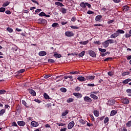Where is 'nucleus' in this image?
Segmentation results:
<instances>
[{
  "label": "nucleus",
  "mask_w": 131,
  "mask_h": 131,
  "mask_svg": "<svg viewBox=\"0 0 131 131\" xmlns=\"http://www.w3.org/2000/svg\"><path fill=\"white\" fill-rule=\"evenodd\" d=\"M88 53L90 55V56H91L93 57H96L97 56L96 53L94 51H93V50L88 51Z\"/></svg>",
  "instance_id": "nucleus-1"
},
{
  "label": "nucleus",
  "mask_w": 131,
  "mask_h": 131,
  "mask_svg": "<svg viewBox=\"0 0 131 131\" xmlns=\"http://www.w3.org/2000/svg\"><path fill=\"white\" fill-rule=\"evenodd\" d=\"M38 23L46 25L48 24V21L46 19L40 18L38 19Z\"/></svg>",
  "instance_id": "nucleus-2"
},
{
  "label": "nucleus",
  "mask_w": 131,
  "mask_h": 131,
  "mask_svg": "<svg viewBox=\"0 0 131 131\" xmlns=\"http://www.w3.org/2000/svg\"><path fill=\"white\" fill-rule=\"evenodd\" d=\"M65 35L68 37H72L74 36V34L73 32L67 31L65 33Z\"/></svg>",
  "instance_id": "nucleus-3"
},
{
  "label": "nucleus",
  "mask_w": 131,
  "mask_h": 131,
  "mask_svg": "<svg viewBox=\"0 0 131 131\" xmlns=\"http://www.w3.org/2000/svg\"><path fill=\"white\" fill-rule=\"evenodd\" d=\"M75 125V122L72 121L70 122L68 125V128L69 129H72Z\"/></svg>",
  "instance_id": "nucleus-4"
},
{
  "label": "nucleus",
  "mask_w": 131,
  "mask_h": 131,
  "mask_svg": "<svg viewBox=\"0 0 131 131\" xmlns=\"http://www.w3.org/2000/svg\"><path fill=\"white\" fill-rule=\"evenodd\" d=\"M29 93L31 94L33 96H36V92L31 89H30L28 90Z\"/></svg>",
  "instance_id": "nucleus-5"
},
{
  "label": "nucleus",
  "mask_w": 131,
  "mask_h": 131,
  "mask_svg": "<svg viewBox=\"0 0 131 131\" xmlns=\"http://www.w3.org/2000/svg\"><path fill=\"white\" fill-rule=\"evenodd\" d=\"M84 100L86 102H92V99L88 96H85V97H84Z\"/></svg>",
  "instance_id": "nucleus-6"
},
{
  "label": "nucleus",
  "mask_w": 131,
  "mask_h": 131,
  "mask_svg": "<svg viewBox=\"0 0 131 131\" xmlns=\"http://www.w3.org/2000/svg\"><path fill=\"white\" fill-rule=\"evenodd\" d=\"M77 80L80 81V82H83V81H86V78L84 77H83V76H79L77 78Z\"/></svg>",
  "instance_id": "nucleus-7"
},
{
  "label": "nucleus",
  "mask_w": 131,
  "mask_h": 131,
  "mask_svg": "<svg viewBox=\"0 0 131 131\" xmlns=\"http://www.w3.org/2000/svg\"><path fill=\"white\" fill-rule=\"evenodd\" d=\"M73 95L76 96L78 98H81L83 96L82 94L81 93H74Z\"/></svg>",
  "instance_id": "nucleus-8"
},
{
  "label": "nucleus",
  "mask_w": 131,
  "mask_h": 131,
  "mask_svg": "<svg viewBox=\"0 0 131 131\" xmlns=\"http://www.w3.org/2000/svg\"><path fill=\"white\" fill-rule=\"evenodd\" d=\"M95 78V76H85V79L86 80H94Z\"/></svg>",
  "instance_id": "nucleus-9"
},
{
  "label": "nucleus",
  "mask_w": 131,
  "mask_h": 131,
  "mask_svg": "<svg viewBox=\"0 0 131 131\" xmlns=\"http://www.w3.org/2000/svg\"><path fill=\"white\" fill-rule=\"evenodd\" d=\"M104 48H106L109 46V42L106 40L102 43Z\"/></svg>",
  "instance_id": "nucleus-10"
},
{
  "label": "nucleus",
  "mask_w": 131,
  "mask_h": 131,
  "mask_svg": "<svg viewBox=\"0 0 131 131\" xmlns=\"http://www.w3.org/2000/svg\"><path fill=\"white\" fill-rule=\"evenodd\" d=\"M31 124L33 127H37L39 125L38 122H36V121H32Z\"/></svg>",
  "instance_id": "nucleus-11"
},
{
  "label": "nucleus",
  "mask_w": 131,
  "mask_h": 131,
  "mask_svg": "<svg viewBox=\"0 0 131 131\" xmlns=\"http://www.w3.org/2000/svg\"><path fill=\"white\" fill-rule=\"evenodd\" d=\"M119 36V35H118V33H117V31H116V33H115L111 35V38L112 39L115 38L117 37V36Z\"/></svg>",
  "instance_id": "nucleus-12"
},
{
  "label": "nucleus",
  "mask_w": 131,
  "mask_h": 131,
  "mask_svg": "<svg viewBox=\"0 0 131 131\" xmlns=\"http://www.w3.org/2000/svg\"><path fill=\"white\" fill-rule=\"evenodd\" d=\"M26 124L25 121H17V124L20 126H24Z\"/></svg>",
  "instance_id": "nucleus-13"
},
{
  "label": "nucleus",
  "mask_w": 131,
  "mask_h": 131,
  "mask_svg": "<svg viewBox=\"0 0 131 131\" xmlns=\"http://www.w3.org/2000/svg\"><path fill=\"white\" fill-rule=\"evenodd\" d=\"M38 54L40 56H44L47 55V53L45 51H42L39 52Z\"/></svg>",
  "instance_id": "nucleus-14"
},
{
  "label": "nucleus",
  "mask_w": 131,
  "mask_h": 131,
  "mask_svg": "<svg viewBox=\"0 0 131 131\" xmlns=\"http://www.w3.org/2000/svg\"><path fill=\"white\" fill-rule=\"evenodd\" d=\"M60 12L62 14H66V13H67V9H65L64 7H61V8L60 9Z\"/></svg>",
  "instance_id": "nucleus-15"
},
{
  "label": "nucleus",
  "mask_w": 131,
  "mask_h": 131,
  "mask_svg": "<svg viewBox=\"0 0 131 131\" xmlns=\"http://www.w3.org/2000/svg\"><path fill=\"white\" fill-rule=\"evenodd\" d=\"M117 114V111L115 110H113L111 111L110 114V116H114L115 115Z\"/></svg>",
  "instance_id": "nucleus-16"
},
{
  "label": "nucleus",
  "mask_w": 131,
  "mask_h": 131,
  "mask_svg": "<svg viewBox=\"0 0 131 131\" xmlns=\"http://www.w3.org/2000/svg\"><path fill=\"white\" fill-rule=\"evenodd\" d=\"M101 19H102V15H98L95 17V20L96 21H99L101 20Z\"/></svg>",
  "instance_id": "nucleus-17"
},
{
  "label": "nucleus",
  "mask_w": 131,
  "mask_h": 131,
  "mask_svg": "<svg viewBox=\"0 0 131 131\" xmlns=\"http://www.w3.org/2000/svg\"><path fill=\"white\" fill-rule=\"evenodd\" d=\"M89 40H88L87 41H80L79 42V43L80 45H86L88 43H89Z\"/></svg>",
  "instance_id": "nucleus-18"
},
{
  "label": "nucleus",
  "mask_w": 131,
  "mask_h": 131,
  "mask_svg": "<svg viewBox=\"0 0 131 131\" xmlns=\"http://www.w3.org/2000/svg\"><path fill=\"white\" fill-rule=\"evenodd\" d=\"M55 5L60 7H64L63 3H61V2H55Z\"/></svg>",
  "instance_id": "nucleus-19"
},
{
  "label": "nucleus",
  "mask_w": 131,
  "mask_h": 131,
  "mask_svg": "<svg viewBox=\"0 0 131 131\" xmlns=\"http://www.w3.org/2000/svg\"><path fill=\"white\" fill-rule=\"evenodd\" d=\"M130 81H131V79L128 78V79H125L124 81H123L122 83L123 84H127Z\"/></svg>",
  "instance_id": "nucleus-20"
},
{
  "label": "nucleus",
  "mask_w": 131,
  "mask_h": 131,
  "mask_svg": "<svg viewBox=\"0 0 131 131\" xmlns=\"http://www.w3.org/2000/svg\"><path fill=\"white\" fill-rule=\"evenodd\" d=\"M90 97L94 100H98V96H96L95 94H91Z\"/></svg>",
  "instance_id": "nucleus-21"
},
{
  "label": "nucleus",
  "mask_w": 131,
  "mask_h": 131,
  "mask_svg": "<svg viewBox=\"0 0 131 131\" xmlns=\"http://www.w3.org/2000/svg\"><path fill=\"white\" fill-rule=\"evenodd\" d=\"M108 102L109 103V104L111 105L115 104V100H114V99H112V100H109L108 101Z\"/></svg>",
  "instance_id": "nucleus-22"
},
{
  "label": "nucleus",
  "mask_w": 131,
  "mask_h": 131,
  "mask_svg": "<svg viewBox=\"0 0 131 131\" xmlns=\"http://www.w3.org/2000/svg\"><path fill=\"white\" fill-rule=\"evenodd\" d=\"M10 4V2H9V1H6V2H4V3L3 4L2 6L7 7Z\"/></svg>",
  "instance_id": "nucleus-23"
},
{
  "label": "nucleus",
  "mask_w": 131,
  "mask_h": 131,
  "mask_svg": "<svg viewBox=\"0 0 131 131\" xmlns=\"http://www.w3.org/2000/svg\"><path fill=\"white\" fill-rule=\"evenodd\" d=\"M117 32L118 33V35L119 36V34H124L125 32L123 30L119 29L117 31Z\"/></svg>",
  "instance_id": "nucleus-24"
},
{
  "label": "nucleus",
  "mask_w": 131,
  "mask_h": 131,
  "mask_svg": "<svg viewBox=\"0 0 131 131\" xmlns=\"http://www.w3.org/2000/svg\"><path fill=\"white\" fill-rule=\"evenodd\" d=\"M94 115L96 117H99V111H97V110H95L94 111Z\"/></svg>",
  "instance_id": "nucleus-25"
},
{
  "label": "nucleus",
  "mask_w": 131,
  "mask_h": 131,
  "mask_svg": "<svg viewBox=\"0 0 131 131\" xmlns=\"http://www.w3.org/2000/svg\"><path fill=\"white\" fill-rule=\"evenodd\" d=\"M43 97L45 99H51V98L50 97V96H49V95H48L47 93H44L43 94Z\"/></svg>",
  "instance_id": "nucleus-26"
},
{
  "label": "nucleus",
  "mask_w": 131,
  "mask_h": 131,
  "mask_svg": "<svg viewBox=\"0 0 131 131\" xmlns=\"http://www.w3.org/2000/svg\"><path fill=\"white\" fill-rule=\"evenodd\" d=\"M54 57L56 58H61L62 57V55L60 54L55 53L53 55Z\"/></svg>",
  "instance_id": "nucleus-27"
},
{
  "label": "nucleus",
  "mask_w": 131,
  "mask_h": 131,
  "mask_svg": "<svg viewBox=\"0 0 131 131\" xmlns=\"http://www.w3.org/2000/svg\"><path fill=\"white\" fill-rule=\"evenodd\" d=\"M69 112H70V111H68V110H66L64 112L62 113L61 116H66L67 114H69Z\"/></svg>",
  "instance_id": "nucleus-28"
},
{
  "label": "nucleus",
  "mask_w": 131,
  "mask_h": 131,
  "mask_svg": "<svg viewBox=\"0 0 131 131\" xmlns=\"http://www.w3.org/2000/svg\"><path fill=\"white\" fill-rule=\"evenodd\" d=\"M21 103L23 104H24L27 108H29V106L27 105V102L25 100H21Z\"/></svg>",
  "instance_id": "nucleus-29"
},
{
  "label": "nucleus",
  "mask_w": 131,
  "mask_h": 131,
  "mask_svg": "<svg viewBox=\"0 0 131 131\" xmlns=\"http://www.w3.org/2000/svg\"><path fill=\"white\" fill-rule=\"evenodd\" d=\"M80 7H81L83 8H86V3H84V2H81L80 4Z\"/></svg>",
  "instance_id": "nucleus-30"
},
{
  "label": "nucleus",
  "mask_w": 131,
  "mask_h": 131,
  "mask_svg": "<svg viewBox=\"0 0 131 131\" xmlns=\"http://www.w3.org/2000/svg\"><path fill=\"white\" fill-rule=\"evenodd\" d=\"M123 102L125 104H128L129 103V100H128V99H124L123 100Z\"/></svg>",
  "instance_id": "nucleus-31"
},
{
  "label": "nucleus",
  "mask_w": 131,
  "mask_h": 131,
  "mask_svg": "<svg viewBox=\"0 0 131 131\" xmlns=\"http://www.w3.org/2000/svg\"><path fill=\"white\" fill-rule=\"evenodd\" d=\"M6 112L5 109H2L0 111V116H3Z\"/></svg>",
  "instance_id": "nucleus-32"
},
{
  "label": "nucleus",
  "mask_w": 131,
  "mask_h": 131,
  "mask_svg": "<svg viewBox=\"0 0 131 131\" xmlns=\"http://www.w3.org/2000/svg\"><path fill=\"white\" fill-rule=\"evenodd\" d=\"M74 101V99L72 98H69L68 99H67V102L68 103H71Z\"/></svg>",
  "instance_id": "nucleus-33"
},
{
  "label": "nucleus",
  "mask_w": 131,
  "mask_h": 131,
  "mask_svg": "<svg viewBox=\"0 0 131 131\" xmlns=\"http://www.w3.org/2000/svg\"><path fill=\"white\" fill-rule=\"evenodd\" d=\"M108 122H109V118L108 117H106L104 120V123L107 124V123H108Z\"/></svg>",
  "instance_id": "nucleus-34"
},
{
  "label": "nucleus",
  "mask_w": 131,
  "mask_h": 131,
  "mask_svg": "<svg viewBox=\"0 0 131 131\" xmlns=\"http://www.w3.org/2000/svg\"><path fill=\"white\" fill-rule=\"evenodd\" d=\"M129 75V72H124L122 73V76H125L126 75Z\"/></svg>",
  "instance_id": "nucleus-35"
},
{
  "label": "nucleus",
  "mask_w": 131,
  "mask_h": 131,
  "mask_svg": "<svg viewBox=\"0 0 131 131\" xmlns=\"http://www.w3.org/2000/svg\"><path fill=\"white\" fill-rule=\"evenodd\" d=\"M60 91L62 92H63V93H66L67 92V89L64 88H61L60 89Z\"/></svg>",
  "instance_id": "nucleus-36"
},
{
  "label": "nucleus",
  "mask_w": 131,
  "mask_h": 131,
  "mask_svg": "<svg viewBox=\"0 0 131 131\" xmlns=\"http://www.w3.org/2000/svg\"><path fill=\"white\" fill-rule=\"evenodd\" d=\"M85 53V51H82V52H81L80 54H79L78 56L79 57H82L84 56V54Z\"/></svg>",
  "instance_id": "nucleus-37"
},
{
  "label": "nucleus",
  "mask_w": 131,
  "mask_h": 131,
  "mask_svg": "<svg viewBox=\"0 0 131 131\" xmlns=\"http://www.w3.org/2000/svg\"><path fill=\"white\" fill-rule=\"evenodd\" d=\"M129 9V7H128V6H127V5L126 6H124L123 7L124 11H128Z\"/></svg>",
  "instance_id": "nucleus-38"
},
{
  "label": "nucleus",
  "mask_w": 131,
  "mask_h": 131,
  "mask_svg": "<svg viewBox=\"0 0 131 131\" xmlns=\"http://www.w3.org/2000/svg\"><path fill=\"white\" fill-rule=\"evenodd\" d=\"M69 74L71 75L78 74H79V72L78 71H72V72H70Z\"/></svg>",
  "instance_id": "nucleus-39"
},
{
  "label": "nucleus",
  "mask_w": 131,
  "mask_h": 131,
  "mask_svg": "<svg viewBox=\"0 0 131 131\" xmlns=\"http://www.w3.org/2000/svg\"><path fill=\"white\" fill-rule=\"evenodd\" d=\"M79 122L80 123H81L82 124H85L86 123V122L85 120H83L82 119H80V120H79Z\"/></svg>",
  "instance_id": "nucleus-40"
},
{
  "label": "nucleus",
  "mask_w": 131,
  "mask_h": 131,
  "mask_svg": "<svg viewBox=\"0 0 131 131\" xmlns=\"http://www.w3.org/2000/svg\"><path fill=\"white\" fill-rule=\"evenodd\" d=\"M7 31H8L9 33H12L13 32V30L11 28H7Z\"/></svg>",
  "instance_id": "nucleus-41"
},
{
  "label": "nucleus",
  "mask_w": 131,
  "mask_h": 131,
  "mask_svg": "<svg viewBox=\"0 0 131 131\" xmlns=\"http://www.w3.org/2000/svg\"><path fill=\"white\" fill-rule=\"evenodd\" d=\"M81 88L79 86H77L76 88H75V91L76 92H79L81 90Z\"/></svg>",
  "instance_id": "nucleus-42"
},
{
  "label": "nucleus",
  "mask_w": 131,
  "mask_h": 131,
  "mask_svg": "<svg viewBox=\"0 0 131 131\" xmlns=\"http://www.w3.org/2000/svg\"><path fill=\"white\" fill-rule=\"evenodd\" d=\"M6 11V8L5 7H1L0 8V12H5Z\"/></svg>",
  "instance_id": "nucleus-43"
},
{
  "label": "nucleus",
  "mask_w": 131,
  "mask_h": 131,
  "mask_svg": "<svg viewBox=\"0 0 131 131\" xmlns=\"http://www.w3.org/2000/svg\"><path fill=\"white\" fill-rule=\"evenodd\" d=\"M112 59H113L112 57H108L105 58L104 60V61H108L112 60Z\"/></svg>",
  "instance_id": "nucleus-44"
},
{
  "label": "nucleus",
  "mask_w": 131,
  "mask_h": 131,
  "mask_svg": "<svg viewBox=\"0 0 131 131\" xmlns=\"http://www.w3.org/2000/svg\"><path fill=\"white\" fill-rule=\"evenodd\" d=\"M126 125L127 127H130L131 126V121H128L126 123Z\"/></svg>",
  "instance_id": "nucleus-45"
},
{
  "label": "nucleus",
  "mask_w": 131,
  "mask_h": 131,
  "mask_svg": "<svg viewBox=\"0 0 131 131\" xmlns=\"http://www.w3.org/2000/svg\"><path fill=\"white\" fill-rule=\"evenodd\" d=\"M99 51L101 52L102 53L106 52V49H104L99 48Z\"/></svg>",
  "instance_id": "nucleus-46"
},
{
  "label": "nucleus",
  "mask_w": 131,
  "mask_h": 131,
  "mask_svg": "<svg viewBox=\"0 0 131 131\" xmlns=\"http://www.w3.org/2000/svg\"><path fill=\"white\" fill-rule=\"evenodd\" d=\"M6 92H7L6 91L3 90H0V95L4 94Z\"/></svg>",
  "instance_id": "nucleus-47"
},
{
  "label": "nucleus",
  "mask_w": 131,
  "mask_h": 131,
  "mask_svg": "<svg viewBox=\"0 0 131 131\" xmlns=\"http://www.w3.org/2000/svg\"><path fill=\"white\" fill-rule=\"evenodd\" d=\"M48 62H49V63H55V60H53L52 59H48Z\"/></svg>",
  "instance_id": "nucleus-48"
},
{
  "label": "nucleus",
  "mask_w": 131,
  "mask_h": 131,
  "mask_svg": "<svg viewBox=\"0 0 131 131\" xmlns=\"http://www.w3.org/2000/svg\"><path fill=\"white\" fill-rule=\"evenodd\" d=\"M90 116L91 118V120L92 121H95V119L94 116L93 115H90Z\"/></svg>",
  "instance_id": "nucleus-49"
},
{
  "label": "nucleus",
  "mask_w": 131,
  "mask_h": 131,
  "mask_svg": "<svg viewBox=\"0 0 131 131\" xmlns=\"http://www.w3.org/2000/svg\"><path fill=\"white\" fill-rule=\"evenodd\" d=\"M39 16H45L46 15V13H44L43 12H41L40 13H39Z\"/></svg>",
  "instance_id": "nucleus-50"
},
{
  "label": "nucleus",
  "mask_w": 131,
  "mask_h": 131,
  "mask_svg": "<svg viewBox=\"0 0 131 131\" xmlns=\"http://www.w3.org/2000/svg\"><path fill=\"white\" fill-rule=\"evenodd\" d=\"M86 85H87V86H91V87H93V86H95V84H94V83H92V84L89 83V84H87Z\"/></svg>",
  "instance_id": "nucleus-51"
},
{
  "label": "nucleus",
  "mask_w": 131,
  "mask_h": 131,
  "mask_svg": "<svg viewBox=\"0 0 131 131\" xmlns=\"http://www.w3.org/2000/svg\"><path fill=\"white\" fill-rule=\"evenodd\" d=\"M107 41L108 42V44L114 43V40H113V39H109L107 40Z\"/></svg>",
  "instance_id": "nucleus-52"
},
{
  "label": "nucleus",
  "mask_w": 131,
  "mask_h": 131,
  "mask_svg": "<svg viewBox=\"0 0 131 131\" xmlns=\"http://www.w3.org/2000/svg\"><path fill=\"white\" fill-rule=\"evenodd\" d=\"M11 125H12V126H16V127L18 126V125H17L16 122H12V123H11Z\"/></svg>",
  "instance_id": "nucleus-53"
},
{
  "label": "nucleus",
  "mask_w": 131,
  "mask_h": 131,
  "mask_svg": "<svg viewBox=\"0 0 131 131\" xmlns=\"http://www.w3.org/2000/svg\"><path fill=\"white\" fill-rule=\"evenodd\" d=\"M58 25H59V24L58 23H54L52 24V27H56Z\"/></svg>",
  "instance_id": "nucleus-54"
},
{
  "label": "nucleus",
  "mask_w": 131,
  "mask_h": 131,
  "mask_svg": "<svg viewBox=\"0 0 131 131\" xmlns=\"http://www.w3.org/2000/svg\"><path fill=\"white\" fill-rule=\"evenodd\" d=\"M25 72V69H21L19 71H18V73H23Z\"/></svg>",
  "instance_id": "nucleus-55"
},
{
  "label": "nucleus",
  "mask_w": 131,
  "mask_h": 131,
  "mask_svg": "<svg viewBox=\"0 0 131 131\" xmlns=\"http://www.w3.org/2000/svg\"><path fill=\"white\" fill-rule=\"evenodd\" d=\"M5 13L7 15H10L11 14V12L10 11L7 10H6V11L5 12Z\"/></svg>",
  "instance_id": "nucleus-56"
},
{
  "label": "nucleus",
  "mask_w": 131,
  "mask_h": 131,
  "mask_svg": "<svg viewBox=\"0 0 131 131\" xmlns=\"http://www.w3.org/2000/svg\"><path fill=\"white\" fill-rule=\"evenodd\" d=\"M87 14H95V13L92 11L89 10V11H88Z\"/></svg>",
  "instance_id": "nucleus-57"
},
{
  "label": "nucleus",
  "mask_w": 131,
  "mask_h": 131,
  "mask_svg": "<svg viewBox=\"0 0 131 131\" xmlns=\"http://www.w3.org/2000/svg\"><path fill=\"white\" fill-rule=\"evenodd\" d=\"M51 76L50 75H45V76H44V78H45V79H48V78H49V77H50Z\"/></svg>",
  "instance_id": "nucleus-58"
},
{
  "label": "nucleus",
  "mask_w": 131,
  "mask_h": 131,
  "mask_svg": "<svg viewBox=\"0 0 131 131\" xmlns=\"http://www.w3.org/2000/svg\"><path fill=\"white\" fill-rule=\"evenodd\" d=\"M94 26L96 27H103V25L100 24H95V25H94Z\"/></svg>",
  "instance_id": "nucleus-59"
},
{
  "label": "nucleus",
  "mask_w": 131,
  "mask_h": 131,
  "mask_svg": "<svg viewBox=\"0 0 131 131\" xmlns=\"http://www.w3.org/2000/svg\"><path fill=\"white\" fill-rule=\"evenodd\" d=\"M34 101H35V102H37V103H40L41 102V100H38V99H35L34 100Z\"/></svg>",
  "instance_id": "nucleus-60"
},
{
  "label": "nucleus",
  "mask_w": 131,
  "mask_h": 131,
  "mask_svg": "<svg viewBox=\"0 0 131 131\" xmlns=\"http://www.w3.org/2000/svg\"><path fill=\"white\" fill-rule=\"evenodd\" d=\"M68 23V21H62L61 23V25H62V26H64V25L67 24Z\"/></svg>",
  "instance_id": "nucleus-61"
},
{
  "label": "nucleus",
  "mask_w": 131,
  "mask_h": 131,
  "mask_svg": "<svg viewBox=\"0 0 131 131\" xmlns=\"http://www.w3.org/2000/svg\"><path fill=\"white\" fill-rule=\"evenodd\" d=\"M115 21V20L113 19V20H110V21H107V24H112L113 23V22Z\"/></svg>",
  "instance_id": "nucleus-62"
},
{
  "label": "nucleus",
  "mask_w": 131,
  "mask_h": 131,
  "mask_svg": "<svg viewBox=\"0 0 131 131\" xmlns=\"http://www.w3.org/2000/svg\"><path fill=\"white\" fill-rule=\"evenodd\" d=\"M100 121H102L105 118V116L98 118Z\"/></svg>",
  "instance_id": "nucleus-63"
},
{
  "label": "nucleus",
  "mask_w": 131,
  "mask_h": 131,
  "mask_svg": "<svg viewBox=\"0 0 131 131\" xmlns=\"http://www.w3.org/2000/svg\"><path fill=\"white\" fill-rule=\"evenodd\" d=\"M41 11H42V10L40 9H38L36 10H35V12L36 13H39V12H40Z\"/></svg>",
  "instance_id": "nucleus-64"
}]
</instances>
